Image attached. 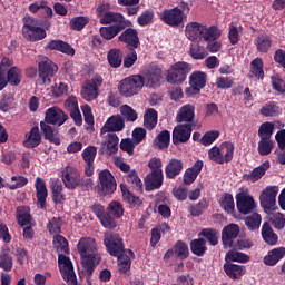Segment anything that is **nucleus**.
Segmentation results:
<instances>
[{
	"mask_svg": "<svg viewBox=\"0 0 285 285\" xmlns=\"http://www.w3.org/2000/svg\"><path fill=\"white\" fill-rule=\"evenodd\" d=\"M77 250L81 257L83 273L87 275V279H90L101 262V255L97 250V243L90 237L81 238L77 244Z\"/></svg>",
	"mask_w": 285,
	"mask_h": 285,
	"instance_id": "f257e3e1",
	"label": "nucleus"
},
{
	"mask_svg": "<svg viewBox=\"0 0 285 285\" xmlns=\"http://www.w3.org/2000/svg\"><path fill=\"white\" fill-rule=\"evenodd\" d=\"M191 70L193 65L185 61H178L170 66L167 71L166 81L167 83H176L179 86L186 81V78L190 75Z\"/></svg>",
	"mask_w": 285,
	"mask_h": 285,
	"instance_id": "f03ea898",
	"label": "nucleus"
},
{
	"mask_svg": "<svg viewBox=\"0 0 285 285\" xmlns=\"http://www.w3.org/2000/svg\"><path fill=\"white\" fill-rule=\"evenodd\" d=\"M145 83L144 76L132 75L120 81L118 90L122 97H135V95H138L141 88H144Z\"/></svg>",
	"mask_w": 285,
	"mask_h": 285,
	"instance_id": "7ed1b4c3",
	"label": "nucleus"
},
{
	"mask_svg": "<svg viewBox=\"0 0 285 285\" xmlns=\"http://www.w3.org/2000/svg\"><path fill=\"white\" fill-rule=\"evenodd\" d=\"M59 67L50 58H43L38 63V83L40 86H50L52 83V77L57 75Z\"/></svg>",
	"mask_w": 285,
	"mask_h": 285,
	"instance_id": "20e7f679",
	"label": "nucleus"
},
{
	"mask_svg": "<svg viewBox=\"0 0 285 285\" xmlns=\"http://www.w3.org/2000/svg\"><path fill=\"white\" fill-rule=\"evenodd\" d=\"M277 195H279L278 186H267L259 195L261 208L265 213L271 214L277 208Z\"/></svg>",
	"mask_w": 285,
	"mask_h": 285,
	"instance_id": "39448f33",
	"label": "nucleus"
},
{
	"mask_svg": "<svg viewBox=\"0 0 285 285\" xmlns=\"http://www.w3.org/2000/svg\"><path fill=\"white\" fill-rule=\"evenodd\" d=\"M104 245L107 248V253L111 257H119L126 253V246L124 245V238L119 234L109 233L105 234Z\"/></svg>",
	"mask_w": 285,
	"mask_h": 285,
	"instance_id": "423d86ee",
	"label": "nucleus"
},
{
	"mask_svg": "<svg viewBox=\"0 0 285 285\" xmlns=\"http://www.w3.org/2000/svg\"><path fill=\"white\" fill-rule=\"evenodd\" d=\"M104 85V77L94 76L92 79L87 80L82 86L80 95L85 101H95L99 97V88Z\"/></svg>",
	"mask_w": 285,
	"mask_h": 285,
	"instance_id": "0eeeda50",
	"label": "nucleus"
},
{
	"mask_svg": "<svg viewBox=\"0 0 285 285\" xmlns=\"http://www.w3.org/2000/svg\"><path fill=\"white\" fill-rule=\"evenodd\" d=\"M159 18L166 26H169L170 28H179V26L184 23V19H186V13L176 7L173 9H165L160 12Z\"/></svg>",
	"mask_w": 285,
	"mask_h": 285,
	"instance_id": "6e6552de",
	"label": "nucleus"
},
{
	"mask_svg": "<svg viewBox=\"0 0 285 285\" xmlns=\"http://www.w3.org/2000/svg\"><path fill=\"white\" fill-rule=\"evenodd\" d=\"M58 264L65 282H67L69 285H77V275L75 274V267L72 266V261H70V257L60 254L58 256Z\"/></svg>",
	"mask_w": 285,
	"mask_h": 285,
	"instance_id": "1a4fd4ad",
	"label": "nucleus"
},
{
	"mask_svg": "<svg viewBox=\"0 0 285 285\" xmlns=\"http://www.w3.org/2000/svg\"><path fill=\"white\" fill-rule=\"evenodd\" d=\"M206 78L207 75L204 71H194L189 76V86L186 88L185 94L187 97H193V95H199L203 88H206Z\"/></svg>",
	"mask_w": 285,
	"mask_h": 285,
	"instance_id": "9d476101",
	"label": "nucleus"
},
{
	"mask_svg": "<svg viewBox=\"0 0 285 285\" xmlns=\"http://www.w3.org/2000/svg\"><path fill=\"white\" fill-rule=\"evenodd\" d=\"M193 135V124H179L177 125L171 134L174 146L179 144H188L190 136Z\"/></svg>",
	"mask_w": 285,
	"mask_h": 285,
	"instance_id": "9b49d317",
	"label": "nucleus"
},
{
	"mask_svg": "<svg viewBox=\"0 0 285 285\" xmlns=\"http://www.w3.org/2000/svg\"><path fill=\"white\" fill-rule=\"evenodd\" d=\"M236 208L240 215H250L257 208V204H255L253 196L238 193L236 195Z\"/></svg>",
	"mask_w": 285,
	"mask_h": 285,
	"instance_id": "f8f14e48",
	"label": "nucleus"
},
{
	"mask_svg": "<svg viewBox=\"0 0 285 285\" xmlns=\"http://www.w3.org/2000/svg\"><path fill=\"white\" fill-rule=\"evenodd\" d=\"M62 184L68 188V190L79 188V184H81V174H79L77 168L67 166L62 170Z\"/></svg>",
	"mask_w": 285,
	"mask_h": 285,
	"instance_id": "ddd939ff",
	"label": "nucleus"
},
{
	"mask_svg": "<svg viewBox=\"0 0 285 285\" xmlns=\"http://www.w3.org/2000/svg\"><path fill=\"white\" fill-rule=\"evenodd\" d=\"M67 119H69L68 115L58 106L50 107L45 112V121L51 126H63Z\"/></svg>",
	"mask_w": 285,
	"mask_h": 285,
	"instance_id": "4468645a",
	"label": "nucleus"
},
{
	"mask_svg": "<svg viewBox=\"0 0 285 285\" xmlns=\"http://www.w3.org/2000/svg\"><path fill=\"white\" fill-rule=\"evenodd\" d=\"M100 190L102 195H112L117 190V181L110 170L105 169L99 173Z\"/></svg>",
	"mask_w": 285,
	"mask_h": 285,
	"instance_id": "2eb2a0df",
	"label": "nucleus"
},
{
	"mask_svg": "<svg viewBox=\"0 0 285 285\" xmlns=\"http://www.w3.org/2000/svg\"><path fill=\"white\" fill-rule=\"evenodd\" d=\"M91 210L96 215V217H98L104 228H117V222H115V218H112V216L108 214V210H106V208H104L101 204H94L91 206Z\"/></svg>",
	"mask_w": 285,
	"mask_h": 285,
	"instance_id": "dca6fc26",
	"label": "nucleus"
},
{
	"mask_svg": "<svg viewBox=\"0 0 285 285\" xmlns=\"http://www.w3.org/2000/svg\"><path fill=\"white\" fill-rule=\"evenodd\" d=\"M118 41H120V43H126L128 50H137V48L141 46V42L139 41V32L134 28H128L122 31L118 37Z\"/></svg>",
	"mask_w": 285,
	"mask_h": 285,
	"instance_id": "f3484780",
	"label": "nucleus"
},
{
	"mask_svg": "<svg viewBox=\"0 0 285 285\" xmlns=\"http://www.w3.org/2000/svg\"><path fill=\"white\" fill-rule=\"evenodd\" d=\"M144 80L149 88H159L164 81V70L157 65L150 66L145 72Z\"/></svg>",
	"mask_w": 285,
	"mask_h": 285,
	"instance_id": "a211bd4d",
	"label": "nucleus"
},
{
	"mask_svg": "<svg viewBox=\"0 0 285 285\" xmlns=\"http://www.w3.org/2000/svg\"><path fill=\"white\" fill-rule=\"evenodd\" d=\"M237 237H239V225L229 224L225 226L222 230V243L224 248L233 247Z\"/></svg>",
	"mask_w": 285,
	"mask_h": 285,
	"instance_id": "6ab92c4d",
	"label": "nucleus"
},
{
	"mask_svg": "<svg viewBox=\"0 0 285 285\" xmlns=\"http://www.w3.org/2000/svg\"><path fill=\"white\" fill-rule=\"evenodd\" d=\"M126 128V121L119 115H114L107 119L101 128V135L106 132H121Z\"/></svg>",
	"mask_w": 285,
	"mask_h": 285,
	"instance_id": "aec40b11",
	"label": "nucleus"
},
{
	"mask_svg": "<svg viewBox=\"0 0 285 285\" xmlns=\"http://www.w3.org/2000/svg\"><path fill=\"white\" fill-rule=\"evenodd\" d=\"M164 186V171H150L145 178V190H159Z\"/></svg>",
	"mask_w": 285,
	"mask_h": 285,
	"instance_id": "412c9836",
	"label": "nucleus"
},
{
	"mask_svg": "<svg viewBox=\"0 0 285 285\" xmlns=\"http://www.w3.org/2000/svg\"><path fill=\"white\" fill-rule=\"evenodd\" d=\"M119 150V136L117 134H108L100 147V155H116Z\"/></svg>",
	"mask_w": 285,
	"mask_h": 285,
	"instance_id": "4be33fe9",
	"label": "nucleus"
},
{
	"mask_svg": "<svg viewBox=\"0 0 285 285\" xmlns=\"http://www.w3.org/2000/svg\"><path fill=\"white\" fill-rule=\"evenodd\" d=\"M40 130L42 135H45V139L50 144H55V146H61V138L59 136V130L52 127L50 122L41 121L40 122Z\"/></svg>",
	"mask_w": 285,
	"mask_h": 285,
	"instance_id": "5701e85b",
	"label": "nucleus"
},
{
	"mask_svg": "<svg viewBox=\"0 0 285 285\" xmlns=\"http://www.w3.org/2000/svg\"><path fill=\"white\" fill-rule=\"evenodd\" d=\"M177 124H193L195 121V105L186 104L178 109Z\"/></svg>",
	"mask_w": 285,
	"mask_h": 285,
	"instance_id": "b1692460",
	"label": "nucleus"
},
{
	"mask_svg": "<svg viewBox=\"0 0 285 285\" xmlns=\"http://www.w3.org/2000/svg\"><path fill=\"white\" fill-rule=\"evenodd\" d=\"M35 188H36L37 206L43 209L46 208V202L48 199V187L46 186V181L42 180L41 177H37L35 183Z\"/></svg>",
	"mask_w": 285,
	"mask_h": 285,
	"instance_id": "393cba45",
	"label": "nucleus"
},
{
	"mask_svg": "<svg viewBox=\"0 0 285 285\" xmlns=\"http://www.w3.org/2000/svg\"><path fill=\"white\" fill-rule=\"evenodd\" d=\"M46 50H56L57 52H62V55H68V57H75V48L63 40H51L46 45Z\"/></svg>",
	"mask_w": 285,
	"mask_h": 285,
	"instance_id": "a878e982",
	"label": "nucleus"
},
{
	"mask_svg": "<svg viewBox=\"0 0 285 285\" xmlns=\"http://www.w3.org/2000/svg\"><path fill=\"white\" fill-rule=\"evenodd\" d=\"M184 170V161L181 159L173 158L165 167L166 179H175L181 175Z\"/></svg>",
	"mask_w": 285,
	"mask_h": 285,
	"instance_id": "bb28decb",
	"label": "nucleus"
},
{
	"mask_svg": "<svg viewBox=\"0 0 285 285\" xmlns=\"http://www.w3.org/2000/svg\"><path fill=\"white\" fill-rule=\"evenodd\" d=\"M271 168V161L266 160L261 166L254 168L250 173L244 174L243 179L245 181H252V184H255L256 181H259L264 175H266V170Z\"/></svg>",
	"mask_w": 285,
	"mask_h": 285,
	"instance_id": "cd10ccee",
	"label": "nucleus"
},
{
	"mask_svg": "<svg viewBox=\"0 0 285 285\" xmlns=\"http://www.w3.org/2000/svg\"><path fill=\"white\" fill-rule=\"evenodd\" d=\"M204 168V161L197 160L194 163L193 167L187 168L183 176V181L186 186H190V184H195V180L202 173Z\"/></svg>",
	"mask_w": 285,
	"mask_h": 285,
	"instance_id": "c85d7f7f",
	"label": "nucleus"
},
{
	"mask_svg": "<svg viewBox=\"0 0 285 285\" xmlns=\"http://www.w3.org/2000/svg\"><path fill=\"white\" fill-rule=\"evenodd\" d=\"M23 39L27 41H31V43H35L37 41H43L46 37H48V33L46 32V29L38 27H32L31 29H28L27 31L22 32Z\"/></svg>",
	"mask_w": 285,
	"mask_h": 285,
	"instance_id": "c756f323",
	"label": "nucleus"
},
{
	"mask_svg": "<svg viewBox=\"0 0 285 285\" xmlns=\"http://www.w3.org/2000/svg\"><path fill=\"white\" fill-rule=\"evenodd\" d=\"M112 23H115L114 26H126V18H124V14L112 11L104 13L100 18L101 26H110Z\"/></svg>",
	"mask_w": 285,
	"mask_h": 285,
	"instance_id": "7c9ffc66",
	"label": "nucleus"
},
{
	"mask_svg": "<svg viewBox=\"0 0 285 285\" xmlns=\"http://www.w3.org/2000/svg\"><path fill=\"white\" fill-rule=\"evenodd\" d=\"M17 223L23 228L24 226H30L32 224V215H30V207L22 205L18 206L16 209Z\"/></svg>",
	"mask_w": 285,
	"mask_h": 285,
	"instance_id": "2f4dec72",
	"label": "nucleus"
},
{
	"mask_svg": "<svg viewBox=\"0 0 285 285\" xmlns=\"http://www.w3.org/2000/svg\"><path fill=\"white\" fill-rule=\"evenodd\" d=\"M261 235L265 244H268L269 246H275L279 240V237L275 234L273 226H271V223L268 222L263 224Z\"/></svg>",
	"mask_w": 285,
	"mask_h": 285,
	"instance_id": "473e14b6",
	"label": "nucleus"
},
{
	"mask_svg": "<svg viewBox=\"0 0 285 285\" xmlns=\"http://www.w3.org/2000/svg\"><path fill=\"white\" fill-rule=\"evenodd\" d=\"M41 144V132H39V127L35 126L30 129L29 134L26 135V140L23 141L24 148H37Z\"/></svg>",
	"mask_w": 285,
	"mask_h": 285,
	"instance_id": "72a5a7b5",
	"label": "nucleus"
},
{
	"mask_svg": "<svg viewBox=\"0 0 285 285\" xmlns=\"http://www.w3.org/2000/svg\"><path fill=\"white\" fill-rule=\"evenodd\" d=\"M122 30H126V26H120V24H111L108 27H101L99 29L100 37L105 39L106 41H112L119 32H122Z\"/></svg>",
	"mask_w": 285,
	"mask_h": 285,
	"instance_id": "f704fd0d",
	"label": "nucleus"
},
{
	"mask_svg": "<svg viewBox=\"0 0 285 285\" xmlns=\"http://www.w3.org/2000/svg\"><path fill=\"white\" fill-rule=\"evenodd\" d=\"M204 31V26L199 22H189L185 28V35L189 41H197L202 39V32Z\"/></svg>",
	"mask_w": 285,
	"mask_h": 285,
	"instance_id": "c9c22d12",
	"label": "nucleus"
},
{
	"mask_svg": "<svg viewBox=\"0 0 285 285\" xmlns=\"http://www.w3.org/2000/svg\"><path fill=\"white\" fill-rule=\"evenodd\" d=\"M285 257V247H277L268 252L264 257V264L266 266H275L281 259Z\"/></svg>",
	"mask_w": 285,
	"mask_h": 285,
	"instance_id": "e433bc0d",
	"label": "nucleus"
},
{
	"mask_svg": "<svg viewBox=\"0 0 285 285\" xmlns=\"http://www.w3.org/2000/svg\"><path fill=\"white\" fill-rule=\"evenodd\" d=\"M224 271L229 279H239V277L246 273V267L243 265L226 263L224 265Z\"/></svg>",
	"mask_w": 285,
	"mask_h": 285,
	"instance_id": "4c0bfd02",
	"label": "nucleus"
},
{
	"mask_svg": "<svg viewBox=\"0 0 285 285\" xmlns=\"http://www.w3.org/2000/svg\"><path fill=\"white\" fill-rule=\"evenodd\" d=\"M107 61L110 68H121V63H124V51L121 49H110L107 53Z\"/></svg>",
	"mask_w": 285,
	"mask_h": 285,
	"instance_id": "58836bf2",
	"label": "nucleus"
},
{
	"mask_svg": "<svg viewBox=\"0 0 285 285\" xmlns=\"http://www.w3.org/2000/svg\"><path fill=\"white\" fill-rule=\"evenodd\" d=\"M23 79V71L19 67H11L9 70H7V85L10 83L13 87L20 86L21 81Z\"/></svg>",
	"mask_w": 285,
	"mask_h": 285,
	"instance_id": "ea45409f",
	"label": "nucleus"
},
{
	"mask_svg": "<svg viewBox=\"0 0 285 285\" xmlns=\"http://www.w3.org/2000/svg\"><path fill=\"white\" fill-rule=\"evenodd\" d=\"M258 52L266 53L273 46V38L267 33H261L254 41Z\"/></svg>",
	"mask_w": 285,
	"mask_h": 285,
	"instance_id": "a19ab883",
	"label": "nucleus"
},
{
	"mask_svg": "<svg viewBox=\"0 0 285 285\" xmlns=\"http://www.w3.org/2000/svg\"><path fill=\"white\" fill-rule=\"evenodd\" d=\"M219 150L223 164H230L233 157H235V144L225 141L219 146Z\"/></svg>",
	"mask_w": 285,
	"mask_h": 285,
	"instance_id": "79ce46f5",
	"label": "nucleus"
},
{
	"mask_svg": "<svg viewBox=\"0 0 285 285\" xmlns=\"http://www.w3.org/2000/svg\"><path fill=\"white\" fill-rule=\"evenodd\" d=\"M218 204L220 208H223V210H225V213L228 215H233V213H235V198L232 196V194H223L218 200Z\"/></svg>",
	"mask_w": 285,
	"mask_h": 285,
	"instance_id": "37998d69",
	"label": "nucleus"
},
{
	"mask_svg": "<svg viewBox=\"0 0 285 285\" xmlns=\"http://www.w3.org/2000/svg\"><path fill=\"white\" fill-rule=\"evenodd\" d=\"M158 114L157 110L149 108L144 115V127L147 130H155L157 128Z\"/></svg>",
	"mask_w": 285,
	"mask_h": 285,
	"instance_id": "c03bdc74",
	"label": "nucleus"
},
{
	"mask_svg": "<svg viewBox=\"0 0 285 285\" xmlns=\"http://www.w3.org/2000/svg\"><path fill=\"white\" fill-rule=\"evenodd\" d=\"M107 214L114 222L121 219L124 217V205L117 200L111 202L107 207Z\"/></svg>",
	"mask_w": 285,
	"mask_h": 285,
	"instance_id": "a18cd8bd",
	"label": "nucleus"
},
{
	"mask_svg": "<svg viewBox=\"0 0 285 285\" xmlns=\"http://www.w3.org/2000/svg\"><path fill=\"white\" fill-rule=\"evenodd\" d=\"M190 250L193 255H196V257H204V255H206V250H208V248L206 247V239L197 238L191 240Z\"/></svg>",
	"mask_w": 285,
	"mask_h": 285,
	"instance_id": "49530a36",
	"label": "nucleus"
},
{
	"mask_svg": "<svg viewBox=\"0 0 285 285\" xmlns=\"http://www.w3.org/2000/svg\"><path fill=\"white\" fill-rule=\"evenodd\" d=\"M173 247L175 252V257L177 259H181V262H184V259H188V257L190 256V252L188 250V244H186L184 240L176 242Z\"/></svg>",
	"mask_w": 285,
	"mask_h": 285,
	"instance_id": "de8ad7c7",
	"label": "nucleus"
},
{
	"mask_svg": "<svg viewBox=\"0 0 285 285\" xmlns=\"http://www.w3.org/2000/svg\"><path fill=\"white\" fill-rule=\"evenodd\" d=\"M259 112L261 115H263V117H277L282 114V109L279 108V106H277V102L271 101L268 104H265L261 108Z\"/></svg>",
	"mask_w": 285,
	"mask_h": 285,
	"instance_id": "09e8293b",
	"label": "nucleus"
},
{
	"mask_svg": "<svg viewBox=\"0 0 285 285\" xmlns=\"http://www.w3.org/2000/svg\"><path fill=\"white\" fill-rule=\"evenodd\" d=\"M275 148V142L271 138H261L258 141V154L261 157H266L273 153V149Z\"/></svg>",
	"mask_w": 285,
	"mask_h": 285,
	"instance_id": "8fccbe9b",
	"label": "nucleus"
},
{
	"mask_svg": "<svg viewBox=\"0 0 285 285\" xmlns=\"http://www.w3.org/2000/svg\"><path fill=\"white\" fill-rule=\"evenodd\" d=\"M208 198H202L197 204H191L188 208L191 217H199L208 208Z\"/></svg>",
	"mask_w": 285,
	"mask_h": 285,
	"instance_id": "3c124183",
	"label": "nucleus"
},
{
	"mask_svg": "<svg viewBox=\"0 0 285 285\" xmlns=\"http://www.w3.org/2000/svg\"><path fill=\"white\" fill-rule=\"evenodd\" d=\"M250 72L256 79H264V60L259 57L250 62Z\"/></svg>",
	"mask_w": 285,
	"mask_h": 285,
	"instance_id": "603ef678",
	"label": "nucleus"
},
{
	"mask_svg": "<svg viewBox=\"0 0 285 285\" xmlns=\"http://www.w3.org/2000/svg\"><path fill=\"white\" fill-rule=\"evenodd\" d=\"M199 237H205L210 246H217L219 244V232L213 228H205L199 233Z\"/></svg>",
	"mask_w": 285,
	"mask_h": 285,
	"instance_id": "864d4df0",
	"label": "nucleus"
},
{
	"mask_svg": "<svg viewBox=\"0 0 285 285\" xmlns=\"http://www.w3.org/2000/svg\"><path fill=\"white\" fill-rule=\"evenodd\" d=\"M225 259L229 262H238L239 264H246L250 262V256H248L247 254L237 252L235 249H232L226 254Z\"/></svg>",
	"mask_w": 285,
	"mask_h": 285,
	"instance_id": "5fc2aeb1",
	"label": "nucleus"
},
{
	"mask_svg": "<svg viewBox=\"0 0 285 285\" xmlns=\"http://www.w3.org/2000/svg\"><path fill=\"white\" fill-rule=\"evenodd\" d=\"M118 259V271L121 275L128 273L130 271V267L132 266V261L130 259V256L128 254H120L119 256H116Z\"/></svg>",
	"mask_w": 285,
	"mask_h": 285,
	"instance_id": "6e6d98bb",
	"label": "nucleus"
},
{
	"mask_svg": "<svg viewBox=\"0 0 285 285\" xmlns=\"http://www.w3.org/2000/svg\"><path fill=\"white\" fill-rule=\"evenodd\" d=\"M90 23V18L86 16L75 17L70 20L71 30H77V32H81L86 26Z\"/></svg>",
	"mask_w": 285,
	"mask_h": 285,
	"instance_id": "4d7b16f0",
	"label": "nucleus"
},
{
	"mask_svg": "<svg viewBox=\"0 0 285 285\" xmlns=\"http://www.w3.org/2000/svg\"><path fill=\"white\" fill-rule=\"evenodd\" d=\"M121 190H122V197L125 202H128L131 208H139V206L144 204L141 198H139V196H135L132 193H130V190L124 189V187H121Z\"/></svg>",
	"mask_w": 285,
	"mask_h": 285,
	"instance_id": "13d9d810",
	"label": "nucleus"
},
{
	"mask_svg": "<svg viewBox=\"0 0 285 285\" xmlns=\"http://www.w3.org/2000/svg\"><path fill=\"white\" fill-rule=\"evenodd\" d=\"M275 130V125L273 122H263L258 129V137L261 139H271Z\"/></svg>",
	"mask_w": 285,
	"mask_h": 285,
	"instance_id": "bf43d9fd",
	"label": "nucleus"
},
{
	"mask_svg": "<svg viewBox=\"0 0 285 285\" xmlns=\"http://www.w3.org/2000/svg\"><path fill=\"white\" fill-rule=\"evenodd\" d=\"M245 224L248 230H258L259 226H262V215L254 213L250 216H247Z\"/></svg>",
	"mask_w": 285,
	"mask_h": 285,
	"instance_id": "052dcab7",
	"label": "nucleus"
},
{
	"mask_svg": "<svg viewBox=\"0 0 285 285\" xmlns=\"http://www.w3.org/2000/svg\"><path fill=\"white\" fill-rule=\"evenodd\" d=\"M10 66V58L3 57L0 61V91L6 88V73L8 72V68Z\"/></svg>",
	"mask_w": 285,
	"mask_h": 285,
	"instance_id": "680f3d73",
	"label": "nucleus"
},
{
	"mask_svg": "<svg viewBox=\"0 0 285 285\" xmlns=\"http://www.w3.org/2000/svg\"><path fill=\"white\" fill-rule=\"evenodd\" d=\"M189 55L193 59H206L208 57V51L206 48L199 45H191L189 49Z\"/></svg>",
	"mask_w": 285,
	"mask_h": 285,
	"instance_id": "e2e57ef3",
	"label": "nucleus"
},
{
	"mask_svg": "<svg viewBox=\"0 0 285 285\" xmlns=\"http://www.w3.org/2000/svg\"><path fill=\"white\" fill-rule=\"evenodd\" d=\"M12 266H14L12 256H10L8 252H2L0 254V268H2V271H6V273H10V271H12Z\"/></svg>",
	"mask_w": 285,
	"mask_h": 285,
	"instance_id": "0e129e2a",
	"label": "nucleus"
},
{
	"mask_svg": "<svg viewBox=\"0 0 285 285\" xmlns=\"http://www.w3.org/2000/svg\"><path fill=\"white\" fill-rule=\"evenodd\" d=\"M126 181L130 184L136 190H144V183H141V178H139L137 171L131 170L126 177Z\"/></svg>",
	"mask_w": 285,
	"mask_h": 285,
	"instance_id": "69168bd1",
	"label": "nucleus"
},
{
	"mask_svg": "<svg viewBox=\"0 0 285 285\" xmlns=\"http://www.w3.org/2000/svg\"><path fill=\"white\" fill-rule=\"evenodd\" d=\"M120 112H121L122 117H125L126 121H137V119L139 117L137 111L128 105H122L120 107Z\"/></svg>",
	"mask_w": 285,
	"mask_h": 285,
	"instance_id": "338daca9",
	"label": "nucleus"
},
{
	"mask_svg": "<svg viewBox=\"0 0 285 285\" xmlns=\"http://www.w3.org/2000/svg\"><path fill=\"white\" fill-rule=\"evenodd\" d=\"M217 139H219L218 130L207 131L200 138V144L203 146H210V144H213L214 141H217Z\"/></svg>",
	"mask_w": 285,
	"mask_h": 285,
	"instance_id": "774afa93",
	"label": "nucleus"
}]
</instances>
